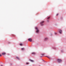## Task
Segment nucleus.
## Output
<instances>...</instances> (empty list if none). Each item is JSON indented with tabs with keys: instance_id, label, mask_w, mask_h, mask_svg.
<instances>
[{
	"instance_id": "nucleus-1",
	"label": "nucleus",
	"mask_w": 66,
	"mask_h": 66,
	"mask_svg": "<svg viewBox=\"0 0 66 66\" xmlns=\"http://www.w3.org/2000/svg\"><path fill=\"white\" fill-rule=\"evenodd\" d=\"M45 22V21H41L40 22V24L41 26H43L44 25V23Z\"/></svg>"
},
{
	"instance_id": "nucleus-2",
	"label": "nucleus",
	"mask_w": 66,
	"mask_h": 66,
	"mask_svg": "<svg viewBox=\"0 0 66 66\" xmlns=\"http://www.w3.org/2000/svg\"><path fill=\"white\" fill-rule=\"evenodd\" d=\"M35 29H36V32L37 33H38L39 32V30L37 27H35Z\"/></svg>"
},
{
	"instance_id": "nucleus-3",
	"label": "nucleus",
	"mask_w": 66,
	"mask_h": 66,
	"mask_svg": "<svg viewBox=\"0 0 66 66\" xmlns=\"http://www.w3.org/2000/svg\"><path fill=\"white\" fill-rule=\"evenodd\" d=\"M57 61H58L59 63H60V62H62V60L60 59H57Z\"/></svg>"
},
{
	"instance_id": "nucleus-4",
	"label": "nucleus",
	"mask_w": 66,
	"mask_h": 66,
	"mask_svg": "<svg viewBox=\"0 0 66 66\" xmlns=\"http://www.w3.org/2000/svg\"><path fill=\"white\" fill-rule=\"evenodd\" d=\"M2 55L3 56L4 55H5V54H6V53L5 52H4L2 53Z\"/></svg>"
},
{
	"instance_id": "nucleus-5",
	"label": "nucleus",
	"mask_w": 66,
	"mask_h": 66,
	"mask_svg": "<svg viewBox=\"0 0 66 66\" xmlns=\"http://www.w3.org/2000/svg\"><path fill=\"white\" fill-rule=\"evenodd\" d=\"M28 40L30 42H32V39L31 38L28 39Z\"/></svg>"
},
{
	"instance_id": "nucleus-6",
	"label": "nucleus",
	"mask_w": 66,
	"mask_h": 66,
	"mask_svg": "<svg viewBox=\"0 0 66 66\" xmlns=\"http://www.w3.org/2000/svg\"><path fill=\"white\" fill-rule=\"evenodd\" d=\"M59 32L60 34H62V30L61 29H59Z\"/></svg>"
},
{
	"instance_id": "nucleus-7",
	"label": "nucleus",
	"mask_w": 66,
	"mask_h": 66,
	"mask_svg": "<svg viewBox=\"0 0 66 66\" xmlns=\"http://www.w3.org/2000/svg\"><path fill=\"white\" fill-rule=\"evenodd\" d=\"M29 61H31L32 62H34V61L31 59H29Z\"/></svg>"
},
{
	"instance_id": "nucleus-8",
	"label": "nucleus",
	"mask_w": 66,
	"mask_h": 66,
	"mask_svg": "<svg viewBox=\"0 0 66 66\" xmlns=\"http://www.w3.org/2000/svg\"><path fill=\"white\" fill-rule=\"evenodd\" d=\"M16 59L18 60H20V58H19V57H16Z\"/></svg>"
},
{
	"instance_id": "nucleus-9",
	"label": "nucleus",
	"mask_w": 66,
	"mask_h": 66,
	"mask_svg": "<svg viewBox=\"0 0 66 66\" xmlns=\"http://www.w3.org/2000/svg\"><path fill=\"white\" fill-rule=\"evenodd\" d=\"M47 39H48V38H46L45 39V40H47Z\"/></svg>"
},
{
	"instance_id": "nucleus-10",
	"label": "nucleus",
	"mask_w": 66,
	"mask_h": 66,
	"mask_svg": "<svg viewBox=\"0 0 66 66\" xmlns=\"http://www.w3.org/2000/svg\"><path fill=\"white\" fill-rule=\"evenodd\" d=\"M32 54H35V53H32Z\"/></svg>"
},
{
	"instance_id": "nucleus-11",
	"label": "nucleus",
	"mask_w": 66,
	"mask_h": 66,
	"mask_svg": "<svg viewBox=\"0 0 66 66\" xmlns=\"http://www.w3.org/2000/svg\"><path fill=\"white\" fill-rule=\"evenodd\" d=\"M20 46H22V44L21 43L20 44Z\"/></svg>"
},
{
	"instance_id": "nucleus-12",
	"label": "nucleus",
	"mask_w": 66,
	"mask_h": 66,
	"mask_svg": "<svg viewBox=\"0 0 66 66\" xmlns=\"http://www.w3.org/2000/svg\"><path fill=\"white\" fill-rule=\"evenodd\" d=\"M21 49H22V50H24V48H21Z\"/></svg>"
},
{
	"instance_id": "nucleus-13",
	"label": "nucleus",
	"mask_w": 66,
	"mask_h": 66,
	"mask_svg": "<svg viewBox=\"0 0 66 66\" xmlns=\"http://www.w3.org/2000/svg\"><path fill=\"white\" fill-rule=\"evenodd\" d=\"M49 59H51V57H48V58Z\"/></svg>"
},
{
	"instance_id": "nucleus-14",
	"label": "nucleus",
	"mask_w": 66,
	"mask_h": 66,
	"mask_svg": "<svg viewBox=\"0 0 66 66\" xmlns=\"http://www.w3.org/2000/svg\"><path fill=\"white\" fill-rule=\"evenodd\" d=\"M0 56H2V55L0 53Z\"/></svg>"
},
{
	"instance_id": "nucleus-15",
	"label": "nucleus",
	"mask_w": 66,
	"mask_h": 66,
	"mask_svg": "<svg viewBox=\"0 0 66 66\" xmlns=\"http://www.w3.org/2000/svg\"><path fill=\"white\" fill-rule=\"evenodd\" d=\"M50 17H49L48 18H47L48 19H49L50 18Z\"/></svg>"
},
{
	"instance_id": "nucleus-16",
	"label": "nucleus",
	"mask_w": 66,
	"mask_h": 66,
	"mask_svg": "<svg viewBox=\"0 0 66 66\" xmlns=\"http://www.w3.org/2000/svg\"><path fill=\"white\" fill-rule=\"evenodd\" d=\"M47 21L48 22H49V21L48 20H47Z\"/></svg>"
},
{
	"instance_id": "nucleus-17",
	"label": "nucleus",
	"mask_w": 66,
	"mask_h": 66,
	"mask_svg": "<svg viewBox=\"0 0 66 66\" xmlns=\"http://www.w3.org/2000/svg\"><path fill=\"white\" fill-rule=\"evenodd\" d=\"M42 55H44V54H42Z\"/></svg>"
},
{
	"instance_id": "nucleus-18",
	"label": "nucleus",
	"mask_w": 66,
	"mask_h": 66,
	"mask_svg": "<svg viewBox=\"0 0 66 66\" xmlns=\"http://www.w3.org/2000/svg\"><path fill=\"white\" fill-rule=\"evenodd\" d=\"M55 34L56 35V34H57V33H55Z\"/></svg>"
},
{
	"instance_id": "nucleus-19",
	"label": "nucleus",
	"mask_w": 66,
	"mask_h": 66,
	"mask_svg": "<svg viewBox=\"0 0 66 66\" xmlns=\"http://www.w3.org/2000/svg\"><path fill=\"white\" fill-rule=\"evenodd\" d=\"M46 57H48H48H49V56H46Z\"/></svg>"
},
{
	"instance_id": "nucleus-20",
	"label": "nucleus",
	"mask_w": 66,
	"mask_h": 66,
	"mask_svg": "<svg viewBox=\"0 0 66 66\" xmlns=\"http://www.w3.org/2000/svg\"><path fill=\"white\" fill-rule=\"evenodd\" d=\"M58 15H59V14H57V16Z\"/></svg>"
},
{
	"instance_id": "nucleus-21",
	"label": "nucleus",
	"mask_w": 66,
	"mask_h": 66,
	"mask_svg": "<svg viewBox=\"0 0 66 66\" xmlns=\"http://www.w3.org/2000/svg\"><path fill=\"white\" fill-rule=\"evenodd\" d=\"M26 64H28V63H26Z\"/></svg>"
},
{
	"instance_id": "nucleus-22",
	"label": "nucleus",
	"mask_w": 66,
	"mask_h": 66,
	"mask_svg": "<svg viewBox=\"0 0 66 66\" xmlns=\"http://www.w3.org/2000/svg\"><path fill=\"white\" fill-rule=\"evenodd\" d=\"M1 66H3V65H1Z\"/></svg>"
}]
</instances>
